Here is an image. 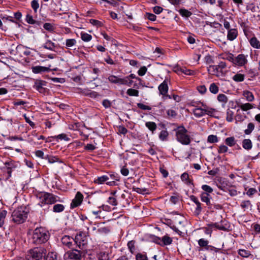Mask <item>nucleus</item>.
Segmentation results:
<instances>
[{"instance_id":"f257e3e1","label":"nucleus","mask_w":260,"mask_h":260,"mask_svg":"<svg viewBox=\"0 0 260 260\" xmlns=\"http://www.w3.org/2000/svg\"><path fill=\"white\" fill-rule=\"evenodd\" d=\"M27 215L28 211L26 206H19L12 212V220L16 224H21L25 221Z\"/></svg>"},{"instance_id":"f03ea898","label":"nucleus","mask_w":260,"mask_h":260,"mask_svg":"<svg viewBox=\"0 0 260 260\" xmlns=\"http://www.w3.org/2000/svg\"><path fill=\"white\" fill-rule=\"evenodd\" d=\"M174 131H175V136L177 141L184 145H187L190 143L191 139L187 134V130L184 126H179Z\"/></svg>"},{"instance_id":"7ed1b4c3","label":"nucleus","mask_w":260,"mask_h":260,"mask_svg":"<svg viewBox=\"0 0 260 260\" xmlns=\"http://www.w3.org/2000/svg\"><path fill=\"white\" fill-rule=\"evenodd\" d=\"M49 238L47 232L43 228L36 229L32 234V242L40 244L46 242Z\"/></svg>"},{"instance_id":"20e7f679","label":"nucleus","mask_w":260,"mask_h":260,"mask_svg":"<svg viewBox=\"0 0 260 260\" xmlns=\"http://www.w3.org/2000/svg\"><path fill=\"white\" fill-rule=\"evenodd\" d=\"M37 197L39 200L38 204L41 207L47 204H54L58 201L57 199H59L57 196L48 192L39 193Z\"/></svg>"},{"instance_id":"39448f33","label":"nucleus","mask_w":260,"mask_h":260,"mask_svg":"<svg viewBox=\"0 0 260 260\" xmlns=\"http://www.w3.org/2000/svg\"><path fill=\"white\" fill-rule=\"evenodd\" d=\"M46 250L38 247L29 250L26 256L27 260H45Z\"/></svg>"},{"instance_id":"423d86ee","label":"nucleus","mask_w":260,"mask_h":260,"mask_svg":"<svg viewBox=\"0 0 260 260\" xmlns=\"http://www.w3.org/2000/svg\"><path fill=\"white\" fill-rule=\"evenodd\" d=\"M203 108L196 106L192 110V113L196 117H201L205 114L210 116H213L214 113L216 111L215 109L210 108L206 105L202 104Z\"/></svg>"},{"instance_id":"0eeeda50","label":"nucleus","mask_w":260,"mask_h":260,"mask_svg":"<svg viewBox=\"0 0 260 260\" xmlns=\"http://www.w3.org/2000/svg\"><path fill=\"white\" fill-rule=\"evenodd\" d=\"M87 236L88 233L83 231H80L76 235L74 241L77 245L81 248V247L84 246L87 243Z\"/></svg>"},{"instance_id":"6e6552de","label":"nucleus","mask_w":260,"mask_h":260,"mask_svg":"<svg viewBox=\"0 0 260 260\" xmlns=\"http://www.w3.org/2000/svg\"><path fill=\"white\" fill-rule=\"evenodd\" d=\"M82 252L77 249H72L66 252L64 256L71 259L81 260Z\"/></svg>"},{"instance_id":"1a4fd4ad","label":"nucleus","mask_w":260,"mask_h":260,"mask_svg":"<svg viewBox=\"0 0 260 260\" xmlns=\"http://www.w3.org/2000/svg\"><path fill=\"white\" fill-rule=\"evenodd\" d=\"M83 199V194L80 191H78L75 196V198L72 200L71 203V208L73 209L80 206L82 203Z\"/></svg>"},{"instance_id":"9d476101","label":"nucleus","mask_w":260,"mask_h":260,"mask_svg":"<svg viewBox=\"0 0 260 260\" xmlns=\"http://www.w3.org/2000/svg\"><path fill=\"white\" fill-rule=\"evenodd\" d=\"M191 201H192L196 205V208L194 211V214L198 216L199 215L202 211V204L198 200V198L195 196L191 195L189 197Z\"/></svg>"},{"instance_id":"9b49d317","label":"nucleus","mask_w":260,"mask_h":260,"mask_svg":"<svg viewBox=\"0 0 260 260\" xmlns=\"http://www.w3.org/2000/svg\"><path fill=\"white\" fill-rule=\"evenodd\" d=\"M247 63V59L244 54H240L235 57L234 64L242 67L245 66Z\"/></svg>"},{"instance_id":"f8f14e48","label":"nucleus","mask_w":260,"mask_h":260,"mask_svg":"<svg viewBox=\"0 0 260 260\" xmlns=\"http://www.w3.org/2000/svg\"><path fill=\"white\" fill-rule=\"evenodd\" d=\"M217 66H210L208 68V72L209 74L219 77L222 75V73Z\"/></svg>"},{"instance_id":"ddd939ff","label":"nucleus","mask_w":260,"mask_h":260,"mask_svg":"<svg viewBox=\"0 0 260 260\" xmlns=\"http://www.w3.org/2000/svg\"><path fill=\"white\" fill-rule=\"evenodd\" d=\"M200 198L201 201L203 202H205L209 209L212 208V204L210 202V194L202 192L200 194Z\"/></svg>"},{"instance_id":"4468645a","label":"nucleus","mask_w":260,"mask_h":260,"mask_svg":"<svg viewBox=\"0 0 260 260\" xmlns=\"http://www.w3.org/2000/svg\"><path fill=\"white\" fill-rule=\"evenodd\" d=\"M158 89L160 94L162 95H166L168 92L169 89L168 82L166 79L165 80L164 82L159 85Z\"/></svg>"},{"instance_id":"2eb2a0df","label":"nucleus","mask_w":260,"mask_h":260,"mask_svg":"<svg viewBox=\"0 0 260 260\" xmlns=\"http://www.w3.org/2000/svg\"><path fill=\"white\" fill-rule=\"evenodd\" d=\"M46 85V82L42 80L37 81L35 83L34 87L40 93H44L45 88L44 87Z\"/></svg>"},{"instance_id":"dca6fc26","label":"nucleus","mask_w":260,"mask_h":260,"mask_svg":"<svg viewBox=\"0 0 260 260\" xmlns=\"http://www.w3.org/2000/svg\"><path fill=\"white\" fill-rule=\"evenodd\" d=\"M32 71L34 73L38 74L42 72H49L50 71V69L49 67L38 66L32 67Z\"/></svg>"},{"instance_id":"f3484780","label":"nucleus","mask_w":260,"mask_h":260,"mask_svg":"<svg viewBox=\"0 0 260 260\" xmlns=\"http://www.w3.org/2000/svg\"><path fill=\"white\" fill-rule=\"evenodd\" d=\"M238 36V30L235 28L229 29L227 35V38L230 41H233Z\"/></svg>"},{"instance_id":"a211bd4d","label":"nucleus","mask_w":260,"mask_h":260,"mask_svg":"<svg viewBox=\"0 0 260 260\" xmlns=\"http://www.w3.org/2000/svg\"><path fill=\"white\" fill-rule=\"evenodd\" d=\"M74 238L69 236L65 235L61 238V242L64 245L70 248L72 245V241L74 240Z\"/></svg>"},{"instance_id":"6ab92c4d","label":"nucleus","mask_w":260,"mask_h":260,"mask_svg":"<svg viewBox=\"0 0 260 260\" xmlns=\"http://www.w3.org/2000/svg\"><path fill=\"white\" fill-rule=\"evenodd\" d=\"M181 179L187 185H193L192 180L190 179L189 175L187 173H183L181 176Z\"/></svg>"},{"instance_id":"aec40b11","label":"nucleus","mask_w":260,"mask_h":260,"mask_svg":"<svg viewBox=\"0 0 260 260\" xmlns=\"http://www.w3.org/2000/svg\"><path fill=\"white\" fill-rule=\"evenodd\" d=\"M6 168H5V172L7 173V178L11 177V173L13 170V169L15 168L13 163L11 162H6L5 164Z\"/></svg>"},{"instance_id":"412c9836","label":"nucleus","mask_w":260,"mask_h":260,"mask_svg":"<svg viewBox=\"0 0 260 260\" xmlns=\"http://www.w3.org/2000/svg\"><path fill=\"white\" fill-rule=\"evenodd\" d=\"M242 95L248 102H251L253 101L254 100V96L253 93L248 90L243 91Z\"/></svg>"},{"instance_id":"4be33fe9","label":"nucleus","mask_w":260,"mask_h":260,"mask_svg":"<svg viewBox=\"0 0 260 260\" xmlns=\"http://www.w3.org/2000/svg\"><path fill=\"white\" fill-rule=\"evenodd\" d=\"M7 215V211L6 210H0V228L3 227L4 225Z\"/></svg>"},{"instance_id":"5701e85b","label":"nucleus","mask_w":260,"mask_h":260,"mask_svg":"<svg viewBox=\"0 0 260 260\" xmlns=\"http://www.w3.org/2000/svg\"><path fill=\"white\" fill-rule=\"evenodd\" d=\"M43 48L51 50L54 51L56 46L55 44L51 40H47L43 46Z\"/></svg>"},{"instance_id":"b1692460","label":"nucleus","mask_w":260,"mask_h":260,"mask_svg":"<svg viewBox=\"0 0 260 260\" xmlns=\"http://www.w3.org/2000/svg\"><path fill=\"white\" fill-rule=\"evenodd\" d=\"M176 72L178 74H180V73H181L187 75H193L195 73V72L194 71L187 69L186 68L178 69H177V71H176Z\"/></svg>"},{"instance_id":"393cba45","label":"nucleus","mask_w":260,"mask_h":260,"mask_svg":"<svg viewBox=\"0 0 260 260\" xmlns=\"http://www.w3.org/2000/svg\"><path fill=\"white\" fill-rule=\"evenodd\" d=\"M249 43L252 47L256 49L260 48V42L255 37H253L251 38L249 40Z\"/></svg>"},{"instance_id":"a878e982","label":"nucleus","mask_w":260,"mask_h":260,"mask_svg":"<svg viewBox=\"0 0 260 260\" xmlns=\"http://www.w3.org/2000/svg\"><path fill=\"white\" fill-rule=\"evenodd\" d=\"M110 179V178L109 176L107 175H103L100 177H98L95 180L94 183L98 184H103L106 181L109 180Z\"/></svg>"},{"instance_id":"bb28decb","label":"nucleus","mask_w":260,"mask_h":260,"mask_svg":"<svg viewBox=\"0 0 260 260\" xmlns=\"http://www.w3.org/2000/svg\"><path fill=\"white\" fill-rule=\"evenodd\" d=\"M132 80H129L127 76L123 78H120L119 84L125 85L128 86H131L133 83Z\"/></svg>"},{"instance_id":"cd10ccee","label":"nucleus","mask_w":260,"mask_h":260,"mask_svg":"<svg viewBox=\"0 0 260 260\" xmlns=\"http://www.w3.org/2000/svg\"><path fill=\"white\" fill-rule=\"evenodd\" d=\"M242 146L246 150H250L252 147V143L250 139H244L242 141Z\"/></svg>"},{"instance_id":"c85d7f7f","label":"nucleus","mask_w":260,"mask_h":260,"mask_svg":"<svg viewBox=\"0 0 260 260\" xmlns=\"http://www.w3.org/2000/svg\"><path fill=\"white\" fill-rule=\"evenodd\" d=\"M161 246L168 245L172 243V239L168 235L163 236L161 238Z\"/></svg>"},{"instance_id":"c756f323","label":"nucleus","mask_w":260,"mask_h":260,"mask_svg":"<svg viewBox=\"0 0 260 260\" xmlns=\"http://www.w3.org/2000/svg\"><path fill=\"white\" fill-rule=\"evenodd\" d=\"M240 109L244 111H246L254 108V105L249 103L241 104L239 105Z\"/></svg>"},{"instance_id":"7c9ffc66","label":"nucleus","mask_w":260,"mask_h":260,"mask_svg":"<svg viewBox=\"0 0 260 260\" xmlns=\"http://www.w3.org/2000/svg\"><path fill=\"white\" fill-rule=\"evenodd\" d=\"M146 126L153 134L157 128L156 124L154 122H147L145 123Z\"/></svg>"},{"instance_id":"2f4dec72","label":"nucleus","mask_w":260,"mask_h":260,"mask_svg":"<svg viewBox=\"0 0 260 260\" xmlns=\"http://www.w3.org/2000/svg\"><path fill=\"white\" fill-rule=\"evenodd\" d=\"M77 43V41L75 39H68L66 41V47L67 49H70V48L75 46Z\"/></svg>"},{"instance_id":"473e14b6","label":"nucleus","mask_w":260,"mask_h":260,"mask_svg":"<svg viewBox=\"0 0 260 260\" xmlns=\"http://www.w3.org/2000/svg\"><path fill=\"white\" fill-rule=\"evenodd\" d=\"M225 143L228 146L233 147L236 144V141L234 137H231L225 139Z\"/></svg>"},{"instance_id":"72a5a7b5","label":"nucleus","mask_w":260,"mask_h":260,"mask_svg":"<svg viewBox=\"0 0 260 260\" xmlns=\"http://www.w3.org/2000/svg\"><path fill=\"white\" fill-rule=\"evenodd\" d=\"M64 206L60 204H57L54 205L53 207V211L55 213H59L62 212L64 210Z\"/></svg>"},{"instance_id":"f704fd0d","label":"nucleus","mask_w":260,"mask_h":260,"mask_svg":"<svg viewBox=\"0 0 260 260\" xmlns=\"http://www.w3.org/2000/svg\"><path fill=\"white\" fill-rule=\"evenodd\" d=\"M179 14L184 17L188 18L192 15V13L188 10L185 9H180L178 11Z\"/></svg>"},{"instance_id":"c9c22d12","label":"nucleus","mask_w":260,"mask_h":260,"mask_svg":"<svg viewBox=\"0 0 260 260\" xmlns=\"http://www.w3.org/2000/svg\"><path fill=\"white\" fill-rule=\"evenodd\" d=\"M234 113L231 109L228 108L226 110V120L228 122H232L233 120Z\"/></svg>"},{"instance_id":"e433bc0d","label":"nucleus","mask_w":260,"mask_h":260,"mask_svg":"<svg viewBox=\"0 0 260 260\" xmlns=\"http://www.w3.org/2000/svg\"><path fill=\"white\" fill-rule=\"evenodd\" d=\"M169 133L167 130H162L159 134V138L162 141H167Z\"/></svg>"},{"instance_id":"4c0bfd02","label":"nucleus","mask_w":260,"mask_h":260,"mask_svg":"<svg viewBox=\"0 0 260 260\" xmlns=\"http://www.w3.org/2000/svg\"><path fill=\"white\" fill-rule=\"evenodd\" d=\"M245 78V76L243 74H236L235 75H234L233 77V79L235 82H242L244 81Z\"/></svg>"},{"instance_id":"58836bf2","label":"nucleus","mask_w":260,"mask_h":260,"mask_svg":"<svg viewBox=\"0 0 260 260\" xmlns=\"http://www.w3.org/2000/svg\"><path fill=\"white\" fill-rule=\"evenodd\" d=\"M81 38L84 42H89L92 39V36L87 33L81 32Z\"/></svg>"},{"instance_id":"ea45409f","label":"nucleus","mask_w":260,"mask_h":260,"mask_svg":"<svg viewBox=\"0 0 260 260\" xmlns=\"http://www.w3.org/2000/svg\"><path fill=\"white\" fill-rule=\"evenodd\" d=\"M135 243V242L134 241H130L127 243L128 248L132 254H134L136 252Z\"/></svg>"},{"instance_id":"a19ab883","label":"nucleus","mask_w":260,"mask_h":260,"mask_svg":"<svg viewBox=\"0 0 260 260\" xmlns=\"http://www.w3.org/2000/svg\"><path fill=\"white\" fill-rule=\"evenodd\" d=\"M254 124L252 123H249L247 125V128L244 131V133L246 135H250L254 128Z\"/></svg>"},{"instance_id":"79ce46f5","label":"nucleus","mask_w":260,"mask_h":260,"mask_svg":"<svg viewBox=\"0 0 260 260\" xmlns=\"http://www.w3.org/2000/svg\"><path fill=\"white\" fill-rule=\"evenodd\" d=\"M110 178L111 179L113 180L112 181L107 182L106 183L108 185H113L115 184L114 180L116 181H119V177L117 175L115 174H110L109 175Z\"/></svg>"},{"instance_id":"37998d69","label":"nucleus","mask_w":260,"mask_h":260,"mask_svg":"<svg viewBox=\"0 0 260 260\" xmlns=\"http://www.w3.org/2000/svg\"><path fill=\"white\" fill-rule=\"evenodd\" d=\"M139 91L138 90L129 88L127 90L126 93L129 96H139Z\"/></svg>"},{"instance_id":"c03bdc74","label":"nucleus","mask_w":260,"mask_h":260,"mask_svg":"<svg viewBox=\"0 0 260 260\" xmlns=\"http://www.w3.org/2000/svg\"><path fill=\"white\" fill-rule=\"evenodd\" d=\"M209 226L212 228H216V229L221 230V231H226V228L221 224H219L218 223H214L209 224Z\"/></svg>"},{"instance_id":"a18cd8bd","label":"nucleus","mask_w":260,"mask_h":260,"mask_svg":"<svg viewBox=\"0 0 260 260\" xmlns=\"http://www.w3.org/2000/svg\"><path fill=\"white\" fill-rule=\"evenodd\" d=\"M209 90L213 94H216L219 91L218 87L215 84V83H212L209 87Z\"/></svg>"},{"instance_id":"49530a36","label":"nucleus","mask_w":260,"mask_h":260,"mask_svg":"<svg viewBox=\"0 0 260 260\" xmlns=\"http://www.w3.org/2000/svg\"><path fill=\"white\" fill-rule=\"evenodd\" d=\"M25 20L29 24H39V22L33 19L32 16L29 14H27V15L26 16Z\"/></svg>"},{"instance_id":"de8ad7c7","label":"nucleus","mask_w":260,"mask_h":260,"mask_svg":"<svg viewBox=\"0 0 260 260\" xmlns=\"http://www.w3.org/2000/svg\"><path fill=\"white\" fill-rule=\"evenodd\" d=\"M108 80L112 83L119 84L120 78L114 75H110L108 77Z\"/></svg>"},{"instance_id":"09e8293b","label":"nucleus","mask_w":260,"mask_h":260,"mask_svg":"<svg viewBox=\"0 0 260 260\" xmlns=\"http://www.w3.org/2000/svg\"><path fill=\"white\" fill-rule=\"evenodd\" d=\"M239 254L243 257H248L251 255L249 251L245 249H240L238 251Z\"/></svg>"},{"instance_id":"8fccbe9b","label":"nucleus","mask_w":260,"mask_h":260,"mask_svg":"<svg viewBox=\"0 0 260 260\" xmlns=\"http://www.w3.org/2000/svg\"><path fill=\"white\" fill-rule=\"evenodd\" d=\"M57 255L54 252H49L47 255V256H45V260H56Z\"/></svg>"},{"instance_id":"3c124183","label":"nucleus","mask_w":260,"mask_h":260,"mask_svg":"<svg viewBox=\"0 0 260 260\" xmlns=\"http://www.w3.org/2000/svg\"><path fill=\"white\" fill-rule=\"evenodd\" d=\"M44 159L48 160L49 163H54L58 161V158L57 157L48 155L45 156Z\"/></svg>"},{"instance_id":"603ef678","label":"nucleus","mask_w":260,"mask_h":260,"mask_svg":"<svg viewBox=\"0 0 260 260\" xmlns=\"http://www.w3.org/2000/svg\"><path fill=\"white\" fill-rule=\"evenodd\" d=\"M207 141L209 143H213L217 142L218 140L216 136L210 135L208 136Z\"/></svg>"},{"instance_id":"864d4df0","label":"nucleus","mask_w":260,"mask_h":260,"mask_svg":"<svg viewBox=\"0 0 260 260\" xmlns=\"http://www.w3.org/2000/svg\"><path fill=\"white\" fill-rule=\"evenodd\" d=\"M75 92L77 93H81L85 95H87L89 92V89H82L80 88H77L75 89Z\"/></svg>"},{"instance_id":"5fc2aeb1","label":"nucleus","mask_w":260,"mask_h":260,"mask_svg":"<svg viewBox=\"0 0 260 260\" xmlns=\"http://www.w3.org/2000/svg\"><path fill=\"white\" fill-rule=\"evenodd\" d=\"M217 100L220 102L226 103L228 102V99L227 96L224 94H219L217 96Z\"/></svg>"},{"instance_id":"6e6d98bb","label":"nucleus","mask_w":260,"mask_h":260,"mask_svg":"<svg viewBox=\"0 0 260 260\" xmlns=\"http://www.w3.org/2000/svg\"><path fill=\"white\" fill-rule=\"evenodd\" d=\"M202 189L204 191V193L210 194L213 191V189L208 185H203Z\"/></svg>"},{"instance_id":"4d7b16f0","label":"nucleus","mask_w":260,"mask_h":260,"mask_svg":"<svg viewBox=\"0 0 260 260\" xmlns=\"http://www.w3.org/2000/svg\"><path fill=\"white\" fill-rule=\"evenodd\" d=\"M55 139H60L61 140H63L66 141H70V138L68 137L67 135L65 134H61L54 137Z\"/></svg>"},{"instance_id":"13d9d810","label":"nucleus","mask_w":260,"mask_h":260,"mask_svg":"<svg viewBox=\"0 0 260 260\" xmlns=\"http://www.w3.org/2000/svg\"><path fill=\"white\" fill-rule=\"evenodd\" d=\"M43 27L45 29L49 31H53L54 29L53 25L50 23H44L43 25Z\"/></svg>"},{"instance_id":"bf43d9fd","label":"nucleus","mask_w":260,"mask_h":260,"mask_svg":"<svg viewBox=\"0 0 260 260\" xmlns=\"http://www.w3.org/2000/svg\"><path fill=\"white\" fill-rule=\"evenodd\" d=\"M89 21L90 23L93 25L96 26L97 27H101L103 25L102 22L98 20L91 19Z\"/></svg>"},{"instance_id":"052dcab7","label":"nucleus","mask_w":260,"mask_h":260,"mask_svg":"<svg viewBox=\"0 0 260 260\" xmlns=\"http://www.w3.org/2000/svg\"><path fill=\"white\" fill-rule=\"evenodd\" d=\"M228 148L224 145H221L218 149V152L219 153H225L228 151Z\"/></svg>"},{"instance_id":"680f3d73","label":"nucleus","mask_w":260,"mask_h":260,"mask_svg":"<svg viewBox=\"0 0 260 260\" xmlns=\"http://www.w3.org/2000/svg\"><path fill=\"white\" fill-rule=\"evenodd\" d=\"M137 106L139 108L142 109V110H151V108L149 106H147V105H145L142 103H138L137 104Z\"/></svg>"},{"instance_id":"e2e57ef3","label":"nucleus","mask_w":260,"mask_h":260,"mask_svg":"<svg viewBox=\"0 0 260 260\" xmlns=\"http://www.w3.org/2000/svg\"><path fill=\"white\" fill-rule=\"evenodd\" d=\"M136 259V260H148L147 256L141 253L137 254Z\"/></svg>"},{"instance_id":"0e129e2a","label":"nucleus","mask_w":260,"mask_h":260,"mask_svg":"<svg viewBox=\"0 0 260 260\" xmlns=\"http://www.w3.org/2000/svg\"><path fill=\"white\" fill-rule=\"evenodd\" d=\"M110 231V229L108 227H103L98 230V232L102 234H108Z\"/></svg>"},{"instance_id":"69168bd1","label":"nucleus","mask_w":260,"mask_h":260,"mask_svg":"<svg viewBox=\"0 0 260 260\" xmlns=\"http://www.w3.org/2000/svg\"><path fill=\"white\" fill-rule=\"evenodd\" d=\"M31 6L35 12H37L39 7V4L37 0H33L31 3Z\"/></svg>"},{"instance_id":"338daca9","label":"nucleus","mask_w":260,"mask_h":260,"mask_svg":"<svg viewBox=\"0 0 260 260\" xmlns=\"http://www.w3.org/2000/svg\"><path fill=\"white\" fill-rule=\"evenodd\" d=\"M147 70V68L145 66H143L139 70L138 74L140 76H144L146 74Z\"/></svg>"},{"instance_id":"774afa93","label":"nucleus","mask_w":260,"mask_h":260,"mask_svg":"<svg viewBox=\"0 0 260 260\" xmlns=\"http://www.w3.org/2000/svg\"><path fill=\"white\" fill-rule=\"evenodd\" d=\"M99 260H110L109 256L105 253H100L99 256Z\"/></svg>"}]
</instances>
